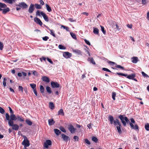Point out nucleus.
Returning a JSON list of instances; mask_svg holds the SVG:
<instances>
[{"mask_svg": "<svg viewBox=\"0 0 149 149\" xmlns=\"http://www.w3.org/2000/svg\"><path fill=\"white\" fill-rule=\"evenodd\" d=\"M84 142L86 143L88 145H90L91 143L90 141L87 139H85L84 140Z\"/></svg>", "mask_w": 149, "mask_h": 149, "instance_id": "obj_50", "label": "nucleus"}, {"mask_svg": "<svg viewBox=\"0 0 149 149\" xmlns=\"http://www.w3.org/2000/svg\"><path fill=\"white\" fill-rule=\"evenodd\" d=\"M58 115H64V113L62 109H60L58 112Z\"/></svg>", "mask_w": 149, "mask_h": 149, "instance_id": "obj_26", "label": "nucleus"}, {"mask_svg": "<svg viewBox=\"0 0 149 149\" xmlns=\"http://www.w3.org/2000/svg\"><path fill=\"white\" fill-rule=\"evenodd\" d=\"M99 31V30L98 29H97L96 28H93V32L94 34H96V35H98Z\"/></svg>", "mask_w": 149, "mask_h": 149, "instance_id": "obj_22", "label": "nucleus"}, {"mask_svg": "<svg viewBox=\"0 0 149 149\" xmlns=\"http://www.w3.org/2000/svg\"><path fill=\"white\" fill-rule=\"evenodd\" d=\"M3 47V43L0 41V50H2Z\"/></svg>", "mask_w": 149, "mask_h": 149, "instance_id": "obj_51", "label": "nucleus"}, {"mask_svg": "<svg viewBox=\"0 0 149 149\" xmlns=\"http://www.w3.org/2000/svg\"><path fill=\"white\" fill-rule=\"evenodd\" d=\"M9 126L12 127L13 130L17 131L19 129V126L17 124H14V123H8Z\"/></svg>", "mask_w": 149, "mask_h": 149, "instance_id": "obj_6", "label": "nucleus"}, {"mask_svg": "<svg viewBox=\"0 0 149 149\" xmlns=\"http://www.w3.org/2000/svg\"><path fill=\"white\" fill-rule=\"evenodd\" d=\"M60 129L61 130V131L62 132L65 133L66 132V131L65 129L63 127L61 126L60 127Z\"/></svg>", "mask_w": 149, "mask_h": 149, "instance_id": "obj_44", "label": "nucleus"}, {"mask_svg": "<svg viewBox=\"0 0 149 149\" xmlns=\"http://www.w3.org/2000/svg\"><path fill=\"white\" fill-rule=\"evenodd\" d=\"M116 74L118 75H121L122 76H125V77L127 76V74H123L121 73L117 72L116 73Z\"/></svg>", "mask_w": 149, "mask_h": 149, "instance_id": "obj_34", "label": "nucleus"}, {"mask_svg": "<svg viewBox=\"0 0 149 149\" xmlns=\"http://www.w3.org/2000/svg\"><path fill=\"white\" fill-rule=\"evenodd\" d=\"M87 60L91 63L94 65L95 64V63L93 58L89 57L88 58Z\"/></svg>", "mask_w": 149, "mask_h": 149, "instance_id": "obj_18", "label": "nucleus"}, {"mask_svg": "<svg viewBox=\"0 0 149 149\" xmlns=\"http://www.w3.org/2000/svg\"><path fill=\"white\" fill-rule=\"evenodd\" d=\"M145 127L147 131H149V124L148 123L146 124L145 126Z\"/></svg>", "mask_w": 149, "mask_h": 149, "instance_id": "obj_40", "label": "nucleus"}, {"mask_svg": "<svg viewBox=\"0 0 149 149\" xmlns=\"http://www.w3.org/2000/svg\"><path fill=\"white\" fill-rule=\"evenodd\" d=\"M141 73L142 75L144 77H149L144 72H142Z\"/></svg>", "mask_w": 149, "mask_h": 149, "instance_id": "obj_49", "label": "nucleus"}, {"mask_svg": "<svg viewBox=\"0 0 149 149\" xmlns=\"http://www.w3.org/2000/svg\"><path fill=\"white\" fill-rule=\"evenodd\" d=\"M26 122L28 125H32V122L29 120H26Z\"/></svg>", "mask_w": 149, "mask_h": 149, "instance_id": "obj_38", "label": "nucleus"}, {"mask_svg": "<svg viewBox=\"0 0 149 149\" xmlns=\"http://www.w3.org/2000/svg\"><path fill=\"white\" fill-rule=\"evenodd\" d=\"M35 6L36 8L37 9H41L42 8L41 6L37 3L35 4Z\"/></svg>", "mask_w": 149, "mask_h": 149, "instance_id": "obj_35", "label": "nucleus"}, {"mask_svg": "<svg viewBox=\"0 0 149 149\" xmlns=\"http://www.w3.org/2000/svg\"><path fill=\"white\" fill-rule=\"evenodd\" d=\"M3 1L5 2L11 4L14 2L16 0H3Z\"/></svg>", "mask_w": 149, "mask_h": 149, "instance_id": "obj_21", "label": "nucleus"}, {"mask_svg": "<svg viewBox=\"0 0 149 149\" xmlns=\"http://www.w3.org/2000/svg\"><path fill=\"white\" fill-rule=\"evenodd\" d=\"M36 16H40V15H41L45 21L47 22L49 21V19L47 16L43 12H40V10H38L36 13Z\"/></svg>", "mask_w": 149, "mask_h": 149, "instance_id": "obj_4", "label": "nucleus"}, {"mask_svg": "<svg viewBox=\"0 0 149 149\" xmlns=\"http://www.w3.org/2000/svg\"><path fill=\"white\" fill-rule=\"evenodd\" d=\"M61 27L63 28L64 29H65L67 31H69V28L68 27L66 26H64L62 25Z\"/></svg>", "mask_w": 149, "mask_h": 149, "instance_id": "obj_52", "label": "nucleus"}, {"mask_svg": "<svg viewBox=\"0 0 149 149\" xmlns=\"http://www.w3.org/2000/svg\"><path fill=\"white\" fill-rule=\"evenodd\" d=\"M46 90L47 92L49 94H51L52 92L51 90V88L48 86H47L46 87Z\"/></svg>", "mask_w": 149, "mask_h": 149, "instance_id": "obj_28", "label": "nucleus"}, {"mask_svg": "<svg viewBox=\"0 0 149 149\" xmlns=\"http://www.w3.org/2000/svg\"><path fill=\"white\" fill-rule=\"evenodd\" d=\"M10 10V9L8 8H6L4 9H3V12L2 13L4 14H6L7 12H9Z\"/></svg>", "mask_w": 149, "mask_h": 149, "instance_id": "obj_25", "label": "nucleus"}, {"mask_svg": "<svg viewBox=\"0 0 149 149\" xmlns=\"http://www.w3.org/2000/svg\"><path fill=\"white\" fill-rule=\"evenodd\" d=\"M24 140L22 142V144L24 146V147H29L30 145L29 141L27 138L25 136H23Z\"/></svg>", "mask_w": 149, "mask_h": 149, "instance_id": "obj_5", "label": "nucleus"}, {"mask_svg": "<svg viewBox=\"0 0 149 149\" xmlns=\"http://www.w3.org/2000/svg\"><path fill=\"white\" fill-rule=\"evenodd\" d=\"M46 58L42 56L41 58H40V60L41 62H42L43 60H44V61H45L46 60Z\"/></svg>", "mask_w": 149, "mask_h": 149, "instance_id": "obj_57", "label": "nucleus"}, {"mask_svg": "<svg viewBox=\"0 0 149 149\" xmlns=\"http://www.w3.org/2000/svg\"><path fill=\"white\" fill-rule=\"evenodd\" d=\"M54 131L55 134L58 136L61 134V132L57 129H54Z\"/></svg>", "mask_w": 149, "mask_h": 149, "instance_id": "obj_20", "label": "nucleus"}, {"mask_svg": "<svg viewBox=\"0 0 149 149\" xmlns=\"http://www.w3.org/2000/svg\"><path fill=\"white\" fill-rule=\"evenodd\" d=\"M142 3L143 5H145L146 3V0H142Z\"/></svg>", "mask_w": 149, "mask_h": 149, "instance_id": "obj_63", "label": "nucleus"}, {"mask_svg": "<svg viewBox=\"0 0 149 149\" xmlns=\"http://www.w3.org/2000/svg\"><path fill=\"white\" fill-rule=\"evenodd\" d=\"M33 74L35 76H38V72H37L36 71H34L33 72Z\"/></svg>", "mask_w": 149, "mask_h": 149, "instance_id": "obj_56", "label": "nucleus"}, {"mask_svg": "<svg viewBox=\"0 0 149 149\" xmlns=\"http://www.w3.org/2000/svg\"><path fill=\"white\" fill-rule=\"evenodd\" d=\"M116 95V93L115 92H113L112 93V98L113 100H115V97Z\"/></svg>", "mask_w": 149, "mask_h": 149, "instance_id": "obj_39", "label": "nucleus"}, {"mask_svg": "<svg viewBox=\"0 0 149 149\" xmlns=\"http://www.w3.org/2000/svg\"><path fill=\"white\" fill-rule=\"evenodd\" d=\"M107 62L110 65L116 64L115 63L113 62H112L111 61H107Z\"/></svg>", "mask_w": 149, "mask_h": 149, "instance_id": "obj_60", "label": "nucleus"}, {"mask_svg": "<svg viewBox=\"0 0 149 149\" xmlns=\"http://www.w3.org/2000/svg\"><path fill=\"white\" fill-rule=\"evenodd\" d=\"M115 67L117 68H120L122 69L123 70L124 68L122 66H120V65H118L116 64V65L115 66Z\"/></svg>", "mask_w": 149, "mask_h": 149, "instance_id": "obj_47", "label": "nucleus"}, {"mask_svg": "<svg viewBox=\"0 0 149 149\" xmlns=\"http://www.w3.org/2000/svg\"><path fill=\"white\" fill-rule=\"evenodd\" d=\"M49 38L47 36H45L44 37L42 38V40L44 41H47L48 39Z\"/></svg>", "mask_w": 149, "mask_h": 149, "instance_id": "obj_54", "label": "nucleus"}, {"mask_svg": "<svg viewBox=\"0 0 149 149\" xmlns=\"http://www.w3.org/2000/svg\"><path fill=\"white\" fill-rule=\"evenodd\" d=\"M47 61L49 62L50 63H51L52 64H53V62H52V61L50 59H49V58H47Z\"/></svg>", "mask_w": 149, "mask_h": 149, "instance_id": "obj_59", "label": "nucleus"}, {"mask_svg": "<svg viewBox=\"0 0 149 149\" xmlns=\"http://www.w3.org/2000/svg\"><path fill=\"white\" fill-rule=\"evenodd\" d=\"M84 41L85 42V43L86 44H87V45H91L90 43V42L88 40H87L85 39L84 40Z\"/></svg>", "mask_w": 149, "mask_h": 149, "instance_id": "obj_55", "label": "nucleus"}, {"mask_svg": "<svg viewBox=\"0 0 149 149\" xmlns=\"http://www.w3.org/2000/svg\"><path fill=\"white\" fill-rule=\"evenodd\" d=\"M63 139V140L66 142H67L69 140H70V139L69 137L64 134H62L61 135Z\"/></svg>", "mask_w": 149, "mask_h": 149, "instance_id": "obj_14", "label": "nucleus"}, {"mask_svg": "<svg viewBox=\"0 0 149 149\" xmlns=\"http://www.w3.org/2000/svg\"><path fill=\"white\" fill-rule=\"evenodd\" d=\"M47 29H48L49 31L50 32V34L52 36L54 37H56L55 34L54 33V31L53 30H51L48 27H47Z\"/></svg>", "mask_w": 149, "mask_h": 149, "instance_id": "obj_27", "label": "nucleus"}, {"mask_svg": "<svg viewBox=\"0 0 149 149\" xmlns=\"http://www.w3.org/2000/svg\"><path fill=\"white\" fill-rule=\"evenodd\" d=\"M34 5L33 4H31L28 10L29 12L30 13H31L34 11Z\"/></svg>", "mask_w": 149, "mask_h": 149, "instance_id": "obj_12", "label": "nucleus"}, {"mask_svg": "<svg viewBox=\"0 0 149 149\" xmlns=\"http://www.w3.org/2000/svg\"><path fill=\"white\" fill-rule=\"evenodd\" d=\"M146 18L149 21V12H148L147 13Z\"/></svg>", "mask_w": 149, "mask_h": 149, "instance_id": "obj_64", "label": "nucleus"}, {"mask_svg": "<svg viewBox=\"0 0 149 149\" xmlns=\"http://www.w3.org/2000/svg\"><path fill=\"white\" fill-rule=\"evenodd\" d=\"M101 28V31H102L103 33L105 35L106 33V31L104 29V28L103 26H100Z\"/></svg>", "mask_w": 149, "mask_h": 149, "instance_id": "obj_42", "label": "nucleus"}, {"mask_svg": "<svg viewBox=\"0 0 149 149\" xmlns=\"http://www.w3.org/2000/svg\"><path fill=\"white\" fill-rule=\"evenodd\" d=\"M40 90L41 93H44V87L42 85H41L40 87Z\"/></svg>", "mask_w": 149, "mask_h": 149, "instance_id": "obj_37", "label": "nucleus"}, {"mask_svg": "<svg viewBox=\"0 0 149 149\" xmlns=\"http://www.w3.org/2000/svg\"><path fill=\"white\" fill-rule=\"evenodd\" d=\"M136 76V74H132L131 75H128L127 76V78L129 79H133Z\"/></svg>", "mask_w": 149, "mask_h": 149, "instance_id": "obj_17", "label": "nucleus"}, {"mask_svg": "<svg viewBox=\"0 0 149 149\" xmlns=\"http://www.w3.org/2000/svg\"><path fill=\"white\" fill-rule=\"evenodd\" d=\"M54 120L53 119H50L48 120L49 125H52L54 123Z\"/></svg>", "mask_w": 149, "mask_h": 149, "instance_id": "obj_23", "label": "nucleus"}, {"mask_svg": "<svg viewBox=\"0 0 149 149\" xmlns=\"http://www.w3.org/2000/svg\"><path fill=\"white\" fill-rule=\"evenodd\" d=\"M58 47L59 49H66L64 46L61 45H58Z\"/></svg>", "mask_w": 149, "mask_h": 149, "instance_id": "obj_41", "label": "nucleus"}, {"mask_svg": "<svg viewBox=\"0 0 149 149\" xmlns=\"http://www.w3.org/2000/svg\"><path fill=\"white\" fill-rule=\"evenodd\" d=\"M51 85L52 88H58L59 87L60 85L58 83L56 82L52 81L51 82Z\"/></svg>", "mask_w": 149, "mask_h": 149, "instance_id": "obj_9", "label": "nucleus"}, {"mask_svg": "<svg viewBox=\"0 0 149 149\" xmlns=\"http://www.w3.org/2000/svg\"><path fill=\"white\" fill-rule=\"evenodd\" d=\"M18 91H19L21 92V93L23 92V88L22 86H18Z\"/></svg>", "mask_w": 149, "mask_h": 149, "instance_id": "obj_45", "label": "nucleus"}, {"mask_svg": "<svg viewBox=\"0 0 149 149\" xmlns=\"http://www.w3.org/2000/svg\"><path fill=\"white\" fill-rule=\"evenodd\" d=\"M6 78H5L3 79V84L4 87H5L6 86Z\"/></svg>", "mask_w": 149, "mask_h": 149, "instance_id": "obj_43", "label": "nucleus"}, {"mask_svg": "<svg viewBox=\"0 0 149 149\" xmlns=\"http://www.w3.org/2000/svg\"><path fill=\"white\" fill-rule=\"evenodd\" d=\"M8 108L10 113L11 114L13 113V111L12 110V109H11V108L10 107H8Z\"/></svg>", "mask_w": 149, "mask_h": 149, "instance_id": "obj_61", "label": "nucleus"}, {"mask_svg": "<svg viewBox=\"0 0 149 149\" xmlns=\"http://www.w3.org/2000/svg\"><path fill=\"white\" fill-rule=\"evenodd\" d=\"M118 118L120 120L121 122L124 126H126V123H129V124L131 128L135 130L139 129V127L137 125H135L134 126L133 123H134L135 121L134 119L132 118L130 119L131 123L130 122L129 120L127 117L124 116V115H120L118 116Z\"/></svg>", "mask_w": 149, "mask_h": 149, "instance_id": "obj_1", "label": "nucleus"}, {"mask_svg": "<svg viewBox=\"0 0 149 149\" xmlns=\"http://www.w3.org/2000/svg\"><path fill=\"white\" fill-rule=\"evenodd\" d=\"M70 35H71V36L72 37V38L74 39V40H77V38L76 37V34L72 32H70Z\"/></svg>", "mask_w": 149, "mask_h": 149, "instance_id": "obj_29", "label": "nucleus"}, {"mask_svg": "<svg viewBox=\"0 0 149 149\" xmlns=\"http://www.w3.org/2000/svg\"><path fill=\"white\" fill-rule=\"evenodd\" d=\"M91 139L95 143H97L98 141L97 139L95 136L92 137Z\"/></svg>", "mask_w": 149, "mask_h": 149, "instance_id": "obj_36", "label": "nucleus"}, {"mask_svg": "<svg viewBox=\"0 0 149 149\" xmlns=\"http://www.w3.org/2000/svg\"><path fill=\"white\" fill-rule=\"evenodd\" d=\"M108 120L110 121L111 124H113L115 126H116L117 125H118V126H116L117 129L118 130V133L120 134H121L122 132L121 129V125L118 120L116 119L115 120H114L113 117L111 115L109 116Z\"/></svg>", "mask_w": 149, "mask_h": 149, "instance_id": "obj_2", "label": "nucleus"}, {"mask_svg": "<svg viewBox=\"0 0 149 149\" xmlns=\"http://www.w3.org/2000/svg\"><path fill=\"white\" fill-rule=\"evenodd\" d=\"M42 80L43 81L47 83H49V79L48 77L47 76H43L42 78Z\"/></svg>", "mask_w": 149, "mask_h": 149, "instance_id": "obj_16", "label": "nucleus"}, {"mask_svg": "<svg viewBox=\"0 0 149 149\" xmlns=\"http://www.w3.org/2000/svg\"><path fill=\"white\" fill-rule=\"evenodd\" d=\"M5 111L1 107H0V113L2 114H3L4 113Z\"/></svg>", "mask_w": 149, "mask_h": 149, "instance_id": "obj_46", "label": "nucleus"}, {"mask_svg": "<svg viewBox=\"0 0 149 149\" xmlns=\"http://www.w3.org/2000/svg\"><path fill=\"white\" fill-rule=\"evenodd\" d=\"M68 128L72 134L74 133L75 130H76V129L72 125H69Z\"/></svg>", "mask_w": 149, "mask_h": 149, "instance_id": "obj_7", "label": "nucleus"}, {"mask_svg": "<svg viewBox=\"0 0 149 149\" xmlns=\"http://www.w3.org/2000/svg\"><path fill=\"white\" fill-rule=\"evenodd\" d=\"M52 145V141L49 140H47L45 142L44 144V146L46 148H48L49 146Z\"/></svg>", "mask_w": 149, "mask_h": 149, "instance_id": "obj_10", "label": "nucleus"}, {"mask_svg": "<svg viewBox=\"0 0 149 149\" xmlns=\"http://www.w3.org/2000/svg\"><path fill=\"white\" fill-rule=\"evenodd\" d=\"M73 139L75 140V141H78L79 140V137L76 136H75L73 137Z\"/></svg>", "mask_w": 149, "mask_h": 149, "instance_id": "obj_48", "label": "nucleus"}, {"mask_svg": "<svg viewBox=\"0 0 149 149\" xmlns=\"http://www.w3.org/2000/svg\"><path fill=\"white\" fill-rule=\"evenodd\" d=\"M102 70L104 71H106L110 72H111L109 70L106 68H102Z\"/></svg>", "mask_w": 149, "mask_h": 149, "instance_id": "obj_53", "label": "nucleus"}, {"mask_svg": "<svg viewBox=\"0 0 149 149\" xmlns=\"http://www.w3.org/2000/svg\"><path fill=\"white\" fill-rule=\"evenodd\" d=\"M6 120L8 121V123H14L13 120H17V116H16L13 113L11 114L10 116L8 113H6Z\"/></svg>", "mask_w": 149, "mask_h": 149, "instance_id": "obj_3", "label": "nucleus"}, {"mask_svg": "<svg viewBox=\"0 0 149 149\" xmlns=\"http://www.w3.org/2000/svg\"><path fill=\"white\" fill-rule=\"evenodd\" d=\"M131 60L132 62L134 63H136L139 61L137 57L136 56H133L131 58Z\"/></svg>", "mask_w": 149, "mask_h": 149, "instance_id": "obj_15", "label": "nucleus"}, {"mask_svg": "<svg viewBox=\"0 0 149 149\" xmlns=\"http://www.w3.org/2000/svg\"><path fill=\"white\" fill-rule=\"evenodd\" d=\"M68 20H69L71 22H76V20L75 19H73L71 18H69L68 19Z\"/></svg>", "mask_w": 149, "mask_h": 149, "instance_id": "obj_58", "label": "nucleus"}, {"mask_svg": "<svg viewBox=\"0 0 149 149\" xmlns=\"http://www.w3.org/2000/svg\"><path fill=\"white\" fill-rule=\"evenodd\" d=\"M7 6L6 4L4 3L0 2V7L2 8H6Z\"/></svg>", "mask_w": 149, "mask_h": 149, "instance_id": "obj_33", "label": "nucleus"}, {"mask_svg": "<svg viewBox=\"0 0 149 149\" xmlns=\"http://www.w3.org/2000/svg\"><path fill=\"white\" fill-rule=\"evenodd\" d=\"M46 7L47 10L48 12H50L52 11V9L51 7L47 4H46Z\"/></svg>", "mask_w": 149, "mask_h": 149, "instance_id": "obj_32", "label": "nucleus"}, {"mask_svg": "<svg viewBox=\"0 0 149 149\" xmlns=\"http://www.w3.org/2000/svg\"><path fill=\"white\" fill-rule=\"evenodd\" d=\"M73 52L76 53L78 55H82V52L79 50L73 49Z\"/></svg>", "mask_w": 149, "mask_h": 149, "instance_id": "obj_19", "label": "nucleus"}, {"mask_svg": "<svg viewBox=\"0 0 149 149\" xmlns=\"http://www.w3.org/2000/svg\"><path fill=\"white\" fill-rule=\"evenodd\" d=\"M49 108L52 109H53L54 108V106L53 103L52 102H50L49 103Z\"/></svg>", "mask_w": 149, "mask_h": 149, "instance_id": "obj_30", "label": "nucleus"}, {"mask_svg": "<svg viewBox=\"0 0 149 149\" xmlns=\"http://www.w3.org/2000/svg\"><path fill=\"white\" fill-rule=\"evenodd\" d=\"M16 6L20 7L24 9L28 7L27 4L24 2L20 3L18 4Z\"/></svg>", "mask_w": 149, "mask_h": 149, "instance_id": "obj_8", "label": "nucleus"}, {"mask_svg": "<svg viewBox=\"0 0 149 149\" xmlns=\"http://www.w3.org/2000/svg\"><path fill=\"white\" fill-rule=\"evenodd\" d=\"M30 85L33 89V90L36 89V84H30Z\"/></svg>", "mask_w": 149, "mask_h": 149, "instance_id": "obj_31", "label": "nucleus"}, {"mask_svg": "<svg viewBox=\"0 0 149 149\" xmlns=\"http://www.w3.org/2000/svg\"><path fill=\"white\" fill-rule=\"evenodd\" d=\"M63 56L65 58H70L72 56V54L68 52H65L63 53Z\"/></svg>", "mask_w": 149, "mask_h": 149, "instance_id": "obj_13", "label": "nucleus"}, {"mask_svg": "<svg viewBox=\"0 0 149 149\" xmlns=\"http://www.w3.org/2000/svg\"><path fill=\"white\" fill-rule=\"evenodd\" d=\"M34 21L36 23L39 24L41 26L42 24V21L38 17H35L34 18Z\"/></svg>", "mask_w": 149, "mask_h": 149, "instance_id": "obj_11", "label": "nucleus"}, {"mask_svg": "<svg viewBox=\"0 0 149 149\" xmlns=\"http://www.w3.org/2000/svg\"><path fill=\"white\" fill-rule=\"evenodd\" d=\"M91 125H92V124L91 123H90L89 124H88L87 125L88 127L90 129L92 128Z\"/></svg>", "mask_w": 149, "mask_h": 149, "instance_id": "obj_62", "label": "nucleus"}, {"mask_svg": "<svg viewBox=\"0 0 149 149\" xmlns=\"http://www.w3.org/2000/svg\"><path fill=\"white\" fill-rule=\"evenodd\" d=\"M17 119L20 122H24V118L19 116H17Z\"/></svg>", "mask_w": 149, "mask_h": 149, "instance_id": "obj_24", "label": "nucleus"}]
</instances>
